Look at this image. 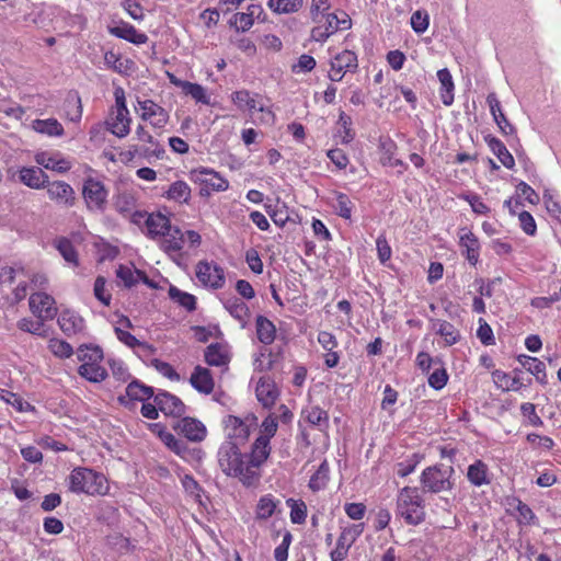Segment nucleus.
<instances>
[{"label": "nucleus", "instance_id": "13d9d810", "mask_svg": "<svg viewBox=\"0 0 561 561\" xmlns=\"http://www.w3.org/2000/svg\"><path fill=\"white\" fill-rule=\"evenodd\" d=\"M325 23L329 32L332 34L339 30H347L351 27V19L345 13H342V19L334 13H329L325 15Z\"/></svg>", "mask_w": 561, "mask_h": 561}, {"label": "nucleus", "instance_id": "bb28decb", "mask_svg": "<svg viewBox=\"0 0 561 561\" xmlns=\"http://www.w3.org/2000/svg\"><path fill=\"white\" fill-rule=\"evenodd\" d=\"M224 424L230 438L245 440L250 435V426L238 416L228 415Z\"/></svg>", "mask_w": 561, "mask_h": 561}, {"label": "nucleus", "instance_id": "3c124183", "mask_svg": "<svg viewBox=\"0 0 561 561\" xmlns=\"http://www.w3.org/2000/svg\"><path fill=\"white\" fill-rule=\"evenodd\" d=\"M329 481V465L324 460L318 468V470L311 476L309 481V488L317 492L324 489Z\"/></svg>", "mask_w": 561, "mask_h": 561}, {"label": "nucleus", "instance_id": "e2e57ef3", "mask_svg": "<svg viewBox=\"0 0 561 561\" xmlns=\"http://www.w3.org/2000/svg\"><path fill=\"white\" fill-rule=\"evenodd\" d=\"M514 502L516 503L517 522L519 524L530 525L536 518L533 510L520 500H514Z\"/></svg>", "mask_w": 561, "mask_h": 561}, {"label": "nucleus", "instance_id": "f704fd0d", "mask_svg": "<svg viewBox=\"0 0 561 561\" xmlns=\"http://www.w3.org/2000/svg\"><path fill=\"white\" fill-rule=\"evenodd\" d=\"M129 112H116L115 117L107 123V129L118 138L126 137L130 131Z\"/></svg>", "mask_w": 561, "mask_h": 561}, {"label": "nucleus", "instance_id": "338daca9", "mask_svg": "<svg viewBox=\"0 0 561 561\" xmlns=\"http://www.w3.org/2000/svg\"><path fill=\"white\" fill-rule=\"evenodd\" d=\"M477 336L483 345H493L495 343L493 331L486 321L482 318L479 319V328L477 330Z\"/></svg>", "mask_w": 561, "mask_h": 561}, {"label": "nucleus", "instance_id": "4468645a", "mask_svg": "<svg viewBox=\"0 0 561 561\" xmlns=\"http://www.w3.org/2000/svg\"><path fill=\"white\" fill-rule=\"evenodd\" d=\"M141 110L140 117L144 121H150V124L156 128H162L169 121L168 112L152 100L138 101Z\"/></svg>", "mask_w": 561, "mask_h": 561}, {"label": "nucleus", "instance_id": "e433bc0d", "mask_svg": "<svg viewBox=\"0 0 561 561\" xmlns=\"http://www.w3.org/2000/svg\"><path fill=\"white\" fill-rule=\"evenodd\" d=\"M305 420L312 426L319 430H324L329 426V414L325 410L318 405H312L302 411Z\"/></svg>", "mask_w": 561, "mask_h": 561}, {"label": "nucleus", "instance_id": "39448f33", "mask_svg": "<svg viewBox=\"0 0 561 561\" xmlns=\"http://www.w3.org/2000/svg\"><path fill=\"white\" fill-rule=\"evenodd\" d=\"M455 470L451 466L436 465L427 467L421 476L423 491L440 493L450 491L454 488L451 480Z\"/></svg>", "mask_w": 561, "mask_h": 561}, {"label": "nucleus", "instance_id": "58836bf2", "mask_svg": "<svg viewBox=\"0 0 561 561\" xmlns=\"http://www.w3.org/2000/svg\"><path fill=\"white\" fill-rule=\"evenodd\" d=\"M267 7L276 14H291L304 7V0H268Z\"/></svg>", "mask_w": 561, "mask_h": 561}, {"label": "nucleus", "instance_id": "423d86ee", "mask_svg": "<svg viewBox=\"0 0 561 561\" xmlns=\"http://www.w3.org/2000/svg\"><path fill=\"white\" fill-rule=\"evenodd\" d=\"M190 179L201 184L199 191L202 196H209L210 192H225L229 187L227 179L222 178L218 172L208 168H197L190 172Z\"/></svg>", "mask_w": 561, "mask_h": 561}, {"label": "nucleus", "instance_id": "0e129e2a", "mask_svg": "<svg viewBox=\"0 0 561 561\" xmlns=\"http://www.w3.org/2000/svg\"><path fill=\"white\" fill-rule=\"evenodd\" d=\"M293 541V535L286 530L283 535L282 542L274 550V558L276 561H287L288 549Z\"/></svg>", "mask_w": 561, "mask_h": 561}, {"label": "nucleus", "instance_id": "4c0bfd02", "mask_svg": "<svg viewBox=\"0 0 561 561\" xmlns=\"http://www.w3.org/2000/svg\"><path fill=\"white\" fill-rule=\"evenodd\" d=\"M467 478L476 486L489 484L488 466L482 460H476L468 467Z\"/></svg>", "mask_w": 561, "mask_h": 561}, {"label": "nucleus", "instance_id": "864d4df0", "mask_svg": "<svg viewBox=\"0 0 561 561\" xmlns=\"http://www.w3.org/2000/svg\"><path fill=\"white\" fill-rule=\"evenodd\" d=\"M287 506L290 508V520L293 524L301 525L307 518V505L304 501L288 499L286 501Z\"/></svg>", "mask_w": 561, "mask_h": 561}, {"label": "nucleus", "instance_id": "774afa93", "mask_svg": "<svg viewBox=\"0 0 561 561\" xmlns=\"http://www.w3.org/2000/svg\"><path fill=\"white\" fill-rule=\"evenodd\" d=\"M316 65L317 61L312 56L304 54L298 58L297 64L291 66V71L295 73L310 72L314 69Z\"/></svg>", "mask_w": 561, "mask_h": 561}, {"label": "nucleus", "instance_id": "bf43d9fd", "mask_svg": "<svg viewBox=\"0 0 561 561\" xmlns=\"http://www.w3.org/2000/svg\"><path fill=\"white\" fill-rule=\"evenodd\" d=\"M411 27L417 34H423L430 25V15L426 11L416 10L411 15Z\"/></svg>", "mask_w": 561, "mask_h": 561}, {"label": "nucleus", "instance_id": "a19ab883", "mask_svg": "<svg viewBox=\"0 0 561 561\" xmlns=\"http://www.w3.org/2000/svg\"><path fill=\"white\" fill-rule=\"evenodd\" d=\"M126 394L130 400H137V401H146L150 399L151 397L154 398V391L153 388L148 387L138 380L131 381L126 387Z\"/></svg>", "mask_w": 561, "mask_h": 561}, {"label": "nucleus", "instance_id": "5fc2aeb1", "mask_svg": "<svg viewBox=\"0 0 561 561\" xmlns=\"http://www.w3.org/2000/svg\"><path fill=\"white\" fill-rule=\"evenodd\" d=\"M182 91L186 95L192 96V99H194L198 103L206 105L210 103V99L207 95L205 88L198 83L186 81Z\"/></svg>", "mask_w": 561, "mask_h": 561}, {"label": "nucleus", "instance_id": "f257e3e1", "mask_svg": "<svg viewBox=\"0 0 561 561\" xmlns=\"http://www.w3.org/2000/svg\"><path fill=\"white\" fill-rule=\"evenodd\" d=\"M218 463L226 476L238 478L245 486H253L260 481L261 474L250 468L248 455L241 453L237 443L226 442L220 446Z\"/></svg>", "mask_w": 561, "mask_h": 561}, {"label": "nucleus", "instance_id": "f3484780", "mask_svg": "<svg viewBox=\"0 0 561 561\" xmlns=\"http://www.w3.org/2000/svg\"><path fill=\"white\" fill-rule=\"evenodd\" d=\"M107 30L111 35L136 45L146 44L148 41V36L145 33H139L131 24L127 22L121 21L113 25H108Z\"/></svg>", "mask_w": 561, "mask_h": 561}, {"label": "nucleus", "instance_id": "680f3d73", "mask_svg": "<svg viewBox=\"0 0 561 561\" xmlns=\"http://www.w3.org/2000/svg\"><path fill=\"white\" fill-rule=\"evenodd\" d=\"M278 428L277 416L268 414L262 422L260 428V436L265 438L267 442L276 434Z\"/></svg>", "mask_w": 561, "mask_h": 561}, {"label": "nucleus", "instance_id": "09e8293b", "mask_svg": "<svg viewBox=\"0 0 561 561\" xmlns=\"http://www.w3.org/2000/svg\"><path fill=\"white\" fill-rule=\"evenodd\" d=\"M36 162L46 169L67 172L70 169V163L64 159H57L56 157L48 156L46 153H39L36 156Z\"/></svg>", "mask_w": 561, "mask_h": 561}, {"label": "nucleus", "instance_id": "5701e85b", "mask_svg": "<svg viewBox=\"0 0 561 561\" xmlns=\"http://www.w3.org/2000/svg\"><path fill=\"white\" fill-rule=\"evenodd\" d=\"M60 330L68 336L81 333L84 330V320L76 312L66 310L58 318Z\"/></svg>", "mask_w": 561, "mask_h": 561}, {"label": "nucleus", "instance_id": "f03ea898", "mask_svg": "<svg viewBox=\"0 0 561 561\" xmlns=\"http://www.w3.org/2000/svg\"><path fill=\"white\" fill-rule=\"evenodd\" d=\"M68 488L72 493L88 495H105L110 485L105 476L85 467L75 468L68 477Z\"/></svg>", "mask_w": 561, "mask_h": 561}, {"label": "nucleus", "instance_id": "dca6fc26", "mask_svg": "<svg viewBox=\"0 0 561 561\" xmlns=\"http://www.w3.org/2000/svg\"><path fill=\"white\" fill-rule=\"evenodd\" d=\"M459 245L461 254L466 256L471 265H477L480 256V243L474 233L462 228L459 231Z\"/></svg>", "mask_w": 561, "mask_h": 561}, {"label": "nucleus", "instance_id": "a878e982", "mask_svg": "<svg viewBox=\"0 0 561 561\" xmlns=\"http://www.w3.org/2000/svg\"><path fill=\"white\" fill-rule=\"evenodd\" d=\"M145 222L148 230V236L152 239L161 237L165 231L168 232L172 226L169 217L162 215L161 213L148 215Z\"/></svg>", "mask_w": 561, "mask_h": 561}, {"label": "nucleus", "instance_id": "aec40b11", "mask_svg": "<svg viewBox=\"0 0 561 561\" xmlns=\"http://www.w3.org/2000/svg\"><path fill=\"white\" fill-rule=\"evenodd\" d=\"M255 394L264 408H271L276 402L279 392L270 377H261L255 388Z\"/></svg>", "mask_w": 561, "mask_h": 561}, {"label": "nucleus", "instance_id": "4d7b16f0", "mask_svg": "<svg viewBox=\"0 0 561 561\" xmlns=\"http://www.w3.org/2000/svg\"><path fill=\"white\" fill-rule=\"evenodd\" d=\"M56 248L61 254V256L73 265H78V252L76 251L73 244L67 238H59L56 241Z\"/></svg>", "mask_w": 561, "mask_h": 561}, {"label": "nucleus", "instance_id": "a18cd8bd", "mask_svg": "<svg viewBox=\"0 0 561 561\" xmlns=\"http://www.w3.org/2000/svg\"><path fill=\"white\" fill-rule=\"evenodd\" d=\"M397 149V146L393 141L387 140L382 141L380 145L381 156H380V162L383 165L389 167H402L407 168V165L403 163L400 159H394V151Z\"/></svg>", "mask_w": 561, "mask_h": 561}, {"label": "nucleus", "instance_id": "ddd939ff", "mask_svg": "<svg viewBox=\"0 0 561 561\" xmlns=\"http://www.w3.org/2000/svg\"><path fill=\"white\" fill-rule=\"evenodd\" d=\"M154 403L159 410L173 417H181L186 410L183 401L174 394L167 391H160L154 396Z\"/></svg>", "mask_w": 561, "mask_h": 561}, {"label": "nucleus", "instance_id": "9d476101", "mask_svg": "<svg viewBox=\"0 0 561 561\" xmlns=\"http://www.w3.org/2000/svg\"><path fill=\"white\" fill-rule=\"evenodd\" d=\"M31 312L42 321L53 320L57 314L55 299L46 293H34L28 300Z\"/></svg>", "mask_w": 561, "mask_h": 561}, {"label": "nucleus", "instance_id": "8fccbe9b", "mask_svg": "<svg viewBox=\"0 0 561 561\" xmlns=\"http://www.w3.org/2000/svg\"><path fill=\"white\" fill-rule=\"evenodd\" d=\"M437 334L444 339L448 346L456 344L461 337L459 330L453 323L445 320L438 321Z\"/></svg>", "mask_w": 561, "mask_h": 561}, {"label": "nucleus", "instance_id": "de8ad7c7", "mask_svg": "<svg viewBox=\"0 0 561 561\" xmlns=\"http://www.w3.org/2000/svg\"><path fill=\"white\" fill-rule=\"evenodd\" d=\"M231 101L240 110L254 111L259 106L256 99L248 90H239L233 92L231 94Z\"/></svg>", "mask_w": 561, "mask_h": 561}, {"label": "nucleus", "instance_id": "1a4fd4ad", "mask_svg": "<svg viewBox=\"0 0 561 561\" xmlns=\"http://www.w3.org/2000/svg\"><path fill=\"white\" fill-rule=\"evenodd\" d=\"M196 277L203 285L213 289L221 288L225 285L224 268L215 262H198L196 265Z\"/></svg>", "mask_w": 561, "mask_h": 561}, {"label": "nucleus", "instance_id": "a211bd4d", "mask_svg": "<svg viewBox=\"0 0 561 561\" xmlns=\"http://www.w3.org/2000/svg\"><path fill=\"white\" fill-rule=\"evenodd\" d=\"M271 454V445L263 437H257L251 447V453L248 455V462L250 468L255 473H260V467L267 460Z\"/></svg>", "mask_w": 561, "mask_h": 561}, {"label": "nucleus", "instance_id": "2eb2a0df", "mask_svg": "<svg viewBox=\"0 0 561 561\" xmlns=\"http://www.w3.org/2000/svg\"><path fill=\"white\" fill-rule=\"evenodd\" d=\"M47 195L51 201L66 207H72L76 202L73 188L64 181H47Z\"/></svg>", "mask_w": 561, "mask_h": 561}, {"label": "nucleus", "instance_id": "7c9ffc66", "mask_svg": "<svg viewBox=\"0 0 561 561\" xmlns=\"http://www.w3.org/2000/svg\"><path fill=\"white\" fill-rule=\"evenodd\" d=\"M485 141L489 148L492 150V152L497 157V159L505 168L512 169L514 167L515 161L513 156L500 139L489 135L485 137Z\"/></svg>", "mask_w": 561, "mask_h": 561}, {"label": "nucleus", "instance_id": "393cba45", "mask_svg": "<svg viewBox=\"0 0 561 561\" xmlns=\"http://www.w3.org/2000/svg\"><path fill=\"white\" fill-rule=\"evenodd\" d=\"M20 180L26 186L38 190L46 185L48 176L41 168H22L20 170Z\"/></svg>", "mask_w": 561, "mask_h": 561}, {"label": "nucleus", "instance_id": "c9c22d12", "mask_svg": "<svg viewBox=\"0 0 561 561\" xmlns=\"http://www.w3.org/2000/svg\"><path fill=\"white\" fill-rule=\"evenodd\" d=\"M262 12V8L259 4H251L247 8V12H240L234 14V22L231 24L236 25L237 31H249L254 24V15Z\"/></svg>", "mask_w": 561, "mask_h": 561}, {"label": "nucleus", "instance_id": "49530a36", "mask_svg": "<svg viewBox=\"0 0 561 561\" xmlns=\"http://www.w3.org/2000/svg\"><path fill=\"white\" fill-rule=\"evenodd\" d=\"M334 201L333 207L335 213L344 219H351L354 208V203L351 198L344 193L335 192Z\"/></svg>", "mask_w": 561, "mask_h": 561}, {"label": "nucleus", "instance_id": "cd10ccee", "mask_svg": "<svg viewBox=\"0 0 561 561\" xmlns=\"http://www.w3.org/2000/svg\"><path fill=\"white\" fill-rule=\"evenodd\" d=\"M256 335L261 343L271 345L276 337L275 324L264 316H257L255 319Z\"/></svg>", "mask_w": 561, "mask_h": 561}, {"label": "nucleus", "instance_id": "4be33fe9", "mask_svg": "<svg viewBox=\"0 0 561 561\" xmlns=\"http://www.w3.org/2000/svg\"><path fill=\"white\" fill-rule=\"evenodd\" d=\"M204 357L209 366L226 367L230 362L228 346L222 343L209 344L205 350Z\"/></svg>", "mask_w": 561, "mask_h": 561}, {"label": "nucleus", "instance_id": "6ab92c4d", "mask_svg": "<svg viewBox=\"0 0 561 561\" xmlns=\"http://www.w3.org/2000/svg\"><path fill=\"white\" fill-rule=\"evenodd\" d=\"M190 383L196 391L203 394H210L215 388V381L210 370L201 365L194 368L190 377Z\"/></svg>", "mask_w": 561, "mask_h": 561}, {"label": "nucleus", "instance_id": "ea45409f", "mask_svg": "<svg viewBox=\"0 0 561 561\" xmlns=\"http://www.w3.org/2000/svg\"><path fill=\"white\" fill-rule=\"evenodd\" d=\"M104 62L108 68L118 73H128L133 66L131 60L123 58L112 50L104 54Z\"/></svg>", "mask_w": 561, "mask_h": 561}, {"label": "nucleus", "instance_id": "9b49d317", "mask_svg": "<svg viewBox=\"0 0 561 561\" xmlns=\"http://www.w3.org/2000/svg\"><path fill=\"white\" fill-rule=\"evenodd\" d=\"M329 78L331 81H341L347 71H355L358 67L357 56L351 50H343L331 59Z\"/></svg>", "mask_w": 561, "mask_h": 561}, {"label": "nucleus", "instance_id": "412c9836", "mask_svg": "<svg viewBox=\"0 0 561 561\" xmlns=\"http://www.w3.org/2000/svg\"><path fill=\"white\" fill-rule=\"evenodd\" d=\"M160 248L170 256L180 254L184 244V233L179 227L171 226L168 232L161 236Z\"/></svg>", "mask_w": 561, "mask_h": 561}, {"label": "nucleus", "instance_id": "473e14b6", "mask_svg": "<svg viewBox=\"0 0 561 561\" xmlns=\"http://www.w3.org/2000/svg\"><path fill=\"white\" fill-rule=\"evenodd\" d=\"M437 78L440 82V98L444 105L449 106L454 102V81L447 68L437 71Z\"/></svg>", "mask_w": 561, "mask_h": 561}, {"label": "nucleus", "instance_id": "37998d69", "mask_svg": "<svg viewBox=\"0 0 561 561\" xmlns=\"http://www.w3.org/2000/svg\"><path fill=\"white\" fill-rule=\"evenodd\" d=\"M279 501L275 500L272 494L262 496L256 505L255 515L257 519H268L275 512Z\"/></svg>", "mask_w": 561, "mask_h": 561}, {"label": "nucleus", "instance_id": "f8f14e48", "mask_svg": "<svg viewBox=\"0 0 561 561\" xmlns=\"http://www.w3.org/2000/svg\"><path fill=\"white\" fill-rule=\"evenodd\" d=\"M172 427L191 442H202L207 434V430L201 421L188 416L178 420Z\"/></svg>", "mask_w": 561, "mask_h": 561}, {"label": "nucleus", "instance_id": "72a5a7b5", "mask_svg": "<svg viewBox=\"0 0 561 561\" xmlns=\"http://www.w3.org/2000/svg\"><path fill=\"white\" fill-rule=\"evenodd\" d=\"M226 310L244 327L250 318V310L245 302L232 297L225 300Z\"/></svg>", "mask_w": 561, "mask_h": 561}, {"label": "nucleus", "instance_id": "6e6d98bb", "mask_svg": "<svg viewBox=\"0 0 561 561\" xmlns=\"http://www.w3.org/2000/svg\"><path fill=\"white\" fill-rule=\"evenodd\" d=\"M136 201L133 195L128 193H119L115 196L114 207L123 216L131 214L135 209Z\"/></svg>", "mask_w": 561, "mask_h": 561}, {"label": "nucleus", "instance_id": "c756f323", "mask_svg": "<svg viewBox=\"0 0 561 561\" xmlns=\"http://www.w3.org/2000/svg\"><path fill=\"white\" fill-rule=\"evenodd\" d=\"M32 129L48 137H60L64 135V127L56 118L34 119Z\"/></svg>", "mask_w": 561, "mask_h": 561}, {"label": "nucleus", "instance_id": "c03bdc74", "mask_svg": "<svg viewBox=\"0 0 561 561\" xmlns=\"http://www.w3.org/2000/svg\"><path fill=\"white\" fill-rule=\"evenodd\" d=\"M265 208L273 222L280 228L291 220L289 209L285 203H277L274 207L265 205Z\"/></svg>", "mask_w": 561, "mask_h": 561}, {"label": "nucleus", "instance_id": "b1692460", "mask_svg": "<svg viewBox=\"0 0 561 561\" xmlns=\"http://www.w3.org/2000/svg\"><path fill=\"white\" fill-rule=\"evenodd\" d=\"M117 323L119 325L115 327V334H116L117 339L122 343H124L126 346H128L130 348H135L137 346L142 347V348H150L149 344H147L146 342H140L131 333H129L128 331L123 329V328H126V329H131L133 328V323H131V321L127 317L123 316L117 321Z\"/></svg>", "mask_w": 561, "mask_h": 561}, {"label": "nucleus", "instance_id": "2f4dec72", "mask_svg": "<svg viewBox=\"0 0 561 561\" xmlns=\"http://www.w3.org/2000/svg\"><path fill=\"white\" fill-rule=\"evenodd\" d=\"M518 362L520 363L523 368H525L536 377L537 381H539L540 383L547 382L546 365L543 362L528 355H519Z\"/></svg>", "mask_w": 561, "mask_h": 561}, {"label": "nucleus", "instance_id": "7ed1b4c3", "mask_svg": "<svg viewBox=\"0 0 561 561\" xmlns=\"http://www.w3.org/2000/svg\"><path fill=\"white\" fill-rule=\"evenodd\" d=\"M397 515L408 525L416 526L425 519L424 500L414 486L402 488L397 496Z\"/></svg>", "mask_w": 561, "mask_h": 561}, {"label": "nucleus", "instance_id": "20e7f679", "mask_svg": "<svg viewBox=\"0 0 561 561\" xmlns=\"http://www.w3.org/2000/svg\"><path fill=\"white\" fill-rule=\"evenodd\" d=\"M78 360L81 365L78 374L91 382H101L107 377L106 369L101 365L103 351L94 345H81L77 350Z\"/></svg>", "mask_w": 561, "mask_h": 561}, {"label": "nucleus", "instance_id": "c85d7f7f", "mask_svg": "<svg viewBox=\"0 0 561 561\" xmlns=\"http://www.w3.org/2000/svg\"><path fill=\"white\" fill-rule=\"evenodd\" d=\"M116 277L123 282L124 286L127 288H130L135 286L140 279L148 285H151L149 283V279L147 275L138 270H134L130 266L127 265H119L116 270Z\"/></svg>", "mask_w": 561, "mask_h": 561}, {"label": "nucleus", "instance_id": "603ef678", "mask_svg": "<svg viewBox=\"0 0 561 561\" xmlns=\"http://www.w3.org/2000/svg\"><path fill=\"white\" fill-rule=\"evenodd\" d=\"M169 296L187 311H194L196 309V298L188 293L171 286L169 288Z\"/></svg>", "mask_w": 561, "mask_h": 561}, {"label": "nucleus", "instance_id": "79ce46f5", "mask_svg": "<svg viewBox=\"0 0 561 561\" xmlns=\"http://www.w3.org/2000/svg\"><path fill=\"white\" fill-rule=\"evenodd\" d=\"M165 196L179 203H187L191 198V188L186 182L175 181L170 185Z\"/></svg>", "mask_w": 561, "mask_h": 561}, {"label": "nucleus", "instance_id": "69168bd1", "mask_svg": "<svg viewBox=\"0 0 561 561\" xmlns=\"http://www.w3.org/2000/svg\"><path fill=\"white\" fill-rule=\"evenodd\" d=\"M420 462V458L416 454H413L408 459L397 463V474L404 478L412 473Z\"/></svg>", "mask_w": 561, "mask_h": 561}, {"label": "nucleus", "instance_id": "6e6552de", "mask_svg": "<svg viewBox=\"0 0 561 561\" xmlns=\"http://www.w3.org/2000/svg\"><path fill=\"white\" fill-rule=\"evenodd\" d=\"M107 190L94 179L84 181L82 195L90 210L104 211L107 202Z\"/></svg>", "mask_w": 561, "mask_h": 561}, {"label": "nucleus", "instance_id": "0eeeda50", "mask_svg": "<svg viewBox=\"0 0 561 561\" xmlns=\"http://www.w3.org/2000/svg\"><path fill=\"white\" fill-rule=\"evenodd\" d=\"M364 531V524H353L342 529L334 550L331 551L332 561H343L348 553L350 548Z\"/></svg>", "mask_w": 561, "mask_h": 561}, {"label": "nucleus", "instance_id": "052dcab7", "mask_svg": "<svg viewBox=\"0 0 561 561\" xmlns=\"http://www.w3.org/2000/svg\"><path fill=\"white\" fill-rule=\"evenodd\" d=\"M48 347L55 356L60 358H69L73 354L72 346L68 342L62 340H50Z\"/></svg>", "mask_w": 561, "mask_h": 561}]
</instances>
